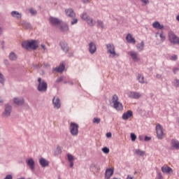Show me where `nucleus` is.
Wrapping results in <instances>:
<instances>
[{"instance_id":"nucleus-21","label":"nucleus","mask_w":179,"mask_h":179,"mask_svg":"<svg viewBox=\"0 0 179 179\" xmlns=\"http://www.w3.org/2000/svg\"><path fill=\"white\" fill-rule=\"evenodd\" d=\"M39 164H41V167H48V166L50 164V162L47 159L41 157L39 159Z\"/></svg>"},{"instance_id":"nucleus-18","label":"nucleus","mask_w":179,"mask_h":179,"mask_svg":"<svg viewBox=\"0 0 179 179\" xmlns=\"http://www.w3.org/2000/svg\"><path fill=\"white\" fill-rule=\"evenodd\" d=\"M171 148H173V149L178 150H179V141L176 138H173L171 141Z\"/></svg>"},{"instance_id":"nucleus-3","label":"nucleus","mask_w":179,"mask_h":179,"mask_svg":"<svg viewBox=\"0 0 179 179\" xmlns=\"http://www.w3.org/2000/svg\"><path fill=\"white\" fill-rule=\"evenodd\" d=\"M80 18L83 20L87 22V24L91 27H93V26L96 24V21H94L93 18L90 17V16H89V15H87V13L86 12H84L80 15Z\"/></svg>"},{"instance_id":"nucleus-62","label":"nucleus","mask_w":179,"mask_h":179,"mask_svg":"<svg viewBox=\"0 0 179 179\" xmlns=\"http://www.w3.org/2000/svg\"><path fill=\"white\" fill-rule=\"evenodd\" d=\"M36 68H37V69L41 68V66H40V65H36Z\"/></svg>"},{"instance_id":"nucleus-39","label":"nucleus","mask_w":179,"mask_h":179,"mask_svg":"<svg viewBox=\"0 0 179 179\" xmlns=\"http://www.w3.org/2000/svg\"><path fill=\"white\" fill-rule=\"evenodd\" d=\"M131 139L132 141V142H135V141H136V135L134 133L131 134Z\"/></svg>"},{"instance_id":"nucleus-11","label":"nucleus","mask_w":179,"mask_h":179,"mask_svg":"<svg viewBox=\"0 0 179 179\" xmlns=\"http://www.w3.org/2000/svg\"><path fill=\"white\" fill-rule=\"evenodd\" d=\"M52 104H53L54 108H57V110H59V108H61V99H59L57 96L53 97Z\"/></svg>"},{"instance_id":"nucleus-60","label":"nucleus","mask_w":179,"mask_h":179,"mask_svg":"<svg viewBox=\"0 0 179 179\" xmlns=\"http://www.w3.org/2000/svg\"><path fill=\"white\" fill-rule=\"evenodd\" d=\"M66 83H68V78H67L66 80H64V85H66Z\"/></svg>"},{"instance_id":"nucleus-16","label":"nucleus","mask_w":179,"mask_h":179,"mask_svg":"<svg viewBox=\"0 0 179 179\" xmlns=\"http://www.w3.org/2000/svg\"><path fill=\"white\" fill-rule=\"evenodd\" d=\"M131 117H134V113L132 110H127L126 113H123L122 118L124 121H127V120L131 118Z\"/></svg>"},{"instance_id":"nucleus-59","label":"nucleus","mask_w":179,"mask_h":179,"mask_svg":"<svg viewBox=\"0 0 179 179\" xmlns=\"http://www.w3.org/2000/svg\"><path fill=\"white\" fill-rule=\"evenodd\" d=\"M176 20H177L178 22H179V15H178L176 16Z\"/></svg>"},{"instance_id":"nucleus-45","label":"nucleus","mask_w":179,"mask_h":179,"mask_svg":"<svg viewBox=\"0 0 179 179\" xmlns=\"http://www.w3.org/2000/svg\"><path fill=\"white\" fill-rule=\"evenodd\" d=\"M152 139V137H149L148 136H145V138H144V141L145 142H149V141H150Z\"/></svg>"},{"instance_id":"nucleus-34","label":"nucleus","mask_w":179,"mask_h":179,"mask_svg":"<svg viewBox=\"0 0 179 179\" xmlns=\"http://www.w3.org/2000/svg\"><path fill=\"white\" fill-rule=\"evenodd\" d=\"M135 153L136 155H138L139 156H145V152L139 149L135 150Z\"/></svg>"},{"instance_id":"nucleus-30","label":"nucleus","mask_w":179,"mask_h":179,"mask_svg":"<svg viewBox=\"0 0 179 179\" xmlns=\"http://www.w3.org/2000/svg\"><path fill=\"white\" fill-rule=\"evenodd\" d=\"M23 27L27 30H31L33 29V27H31V24L27 22H24Z\"/></svg>"},{"instance_id":"nucleus-19","label":"nucleus","mask_w":179,"mask_h":179,"mask_svg":"<svg viewBox=\"0 0 179 179\" xmlns=\"http://www.w3.org/2000/svg\"><path fill=\"white\" fill-rule=\"evenodd\" d=\"M12 111V107L9 105H6L5 110L3 113V117H9Z\"/></svg>"},{"instance_id":"nucleus-6","label":"nucleus","mask_w":179,"mask_h":179,"mask_svg":"<svg viewBox=\"0 0 179 179\" xmlns=\"http://www.w3.org/2000/svg\"><path fill=\"white\" fill-rule=\"evenodd\" d=\"M107 52L110 54V57L114 58L115 55H117V52H115V46L113 43L106 44Z\"/></svg>"},{"instance_id":"nucleus-4","label":"nucleus","mask_w":179,"mask_h":179,"mask_svg":"<svg viewBox=\"0 0 179 179\" xmlns=\"http://www.w3.org/2000/svg\"><path fill=\"white\" fill-rule=\"evenodd\" d=\"M38 91L41 92V93L47 92V88L48 87L47 83L44 80H42L41 78H38Z\"/></svg>"},{"instance_id":"nucleus-64","label":"nucleus","mask_w":179,"mask_h":179,"mask_svg":"<svg viewBox=\"0 0 179 179\" xmlns=\"http://www.w3.org/2000/svg\"><path fill=\"white\" fill-rule=\"evenodd\" d=\"M176 121H177L178 124H179V117H177Z\"/></svg>"},{"instance_id":"nucleus-26","label":"nucleus","mask_w":179,"mask_h":179,"mask_svg":"<svg viewBox=\"0 0 179 179\" xmlns=\"http://www.w3.org/2000/svg\"><path fill=\"white\" fill-rule=\"evenodd\" d=\"M11 16H13V17H15V19H22V13L17 11L11 12Z\"/></svg>"},{"instance_id":"nucleus-27","label":"nucleus","mask_w":179,"mask_h":179,"mask_svg":"<svg viewBox=\"0 0 179 179\" xmlns=\"http://www.w3.org/2000/svg\"><path fill=\"white\" fill-rule=\"evenodd\" d=\"M64 69H65V65L62 64V65L59 66L58 67L53 69V71L55 72L61 73V72H64Z\"/></svg>"},{"instance_id":"nucleus-29","label":"nucleus","mask_w":179,"mask_h":179,"mask_svg":"<svg viewBox=\"0 0 179 179\" xmlns=\"http://www.w3.org/2000/svg\"><path fill=\"white\" fill-rule=\"evenodd\" d=\"M96 27H98V29H104V22H103V21L101 20H96Z\"/></svg>"},{"instance_id":"nucleus-15","label":"nucleus","mask_w":179,"mask_h":179,"mask_svg":"<svg viewBox=\"0 0 179 179\" xmlns=\"http://www.w3.org/2000/svg\"><path fill=\"white\" fill-rule=\"evenodd\" d=\"M49 20L50 23L53 24V26H59V24L62 23V21L61 20L54 17H50Z\"/></svg>"},{"instance_id":"nucleus-1","label":"nucleus","mask_w":179,"mask_h":179,"mask_svg":"<svg viewBox=\"0 0 179 179\" xmlns=\"http://www.w3.org/2000/svg\"><path fill=\"white\" fill-rule=\"evenodd\" d=\"M112 103L113 104V108L116 109L117 111H122L124 110L122 103L118 101V96L114 94L112 98Z\"/></svg>"},{"instance_id":"nucleus-14","label":"nucleus","mask_w":179,"mask_h":179,"mask_svg":"<svg viewBox=\"0 0 179 179\" xmlns=\"http://www.w3.org/2000/svg\"><path fill=\"white\" fill-rule=\"evenodd\" d=\"M27 164L29 167L31 171L34 173V170L36 169V163L34 162V160L32 158L29 159L27 161Z\"/></svg>"},{"instance_id":"nucleus-49","label":"nucleus","mask_w":179,"mask_h":179,"mask_svg":"<svg viewBox=\"0 0 179 179\" xmlns=\"http://www.w3.org/2000/svg\"><path fill=\"white\" fill-rule=\"evenodd\" d=\"M179 71V68H175L173 69V73L176 75V73H177V72H178Z\"/></svg>"},{"instance_id":"nucleus-38","label":"nucleus","mask_w":179,"mask_h":179,"mask_svg":"<svg viewBox=\"0 0 179 179\" xmlns=\"http://www.w3.org/2000/svg\"><path fill=\"white\" fill-rule=\"evenodd\" d=\"M92 121L94 124H100L101 120L99 117H94Z\"/></svg>"},{"instance_id":"nucleus-63","label":"nucleus","mask_w":179,"mask_h":179,"mask_svg":"<svg viewBox=\"0 0 179 179\" xmlns=\"http://www.w3.org/2000/svg\"><path fill=\"white\" fill-rule=\"evenodd\" d=\"M2 34V28L0 27V36Z\"/></svg>"},{"instance_id":"nucleus-9","label":"nucleus","mask_w":179,"mask_h":179,"mask_svg":"<svg viewBox=\"0 0 179 179\" xmlns=\"http://www.w3.org/2000/svg\"><path fill=\"white\" fill-rule=\"evenodd\" d=\"M127 94L129 99H134L136 100H138L142 96L139 92L134 91H129Z\"/></svg>"},{"instance_id":"nucleus-5","label":"nucleus","mask_w":179,"mask_h":179,"mask_svg":"<svg viewBox=\"0 0 179 179\" xmlns=\"http://www.w3.org/2000/svg\"><path fill=\"white\" fill-rule=\"evenodd\" d=\"M79 125L75 122H71L70 124V132L73 136H78L79 134Z\"/></svg>"},{"instance_id":"nucleus-53","label":"nucleus","mask_w":179,"mask_h":179,"mask_svg":"<svg viewBox=\"0 0 179 179\" xmlns=\"http://www.w3.org/2000/svg\"><path fill=\"white\" fill-rule=\"evenodd\" d=\"M83 3H89L90 2V0H82Z\"/></svg>"},{"instance_id":"nucleus-51","label":"nucleus","mask_w":179,"mask_h":179,"mask_svg":"<svg viewBox=\"0 0 179 179\" xmlns=\"http://www.w3.org/2000/svg\"><path fill=\"white\" fill-rule=\"evenodd\" d=\"M57 150L58 153H62V150H61V147L58 146L57 148Z\"/></svg>"},{"instance_id":"nucleus-33","label":"nucleus","mask_w":179,"mask_h":179,"mask_svg":"<svg viewBox=\"0 0 179 179\" xmlns=\"http://www.w3.org/2000/svg\"><path fill=\"white\" fill-rule=\"evenodd\" d=\"M29 12L31 13V16H36V15H37V10L33 8H29Z\"/></svg>"},{"instance_id":"nucleus-46","label":"nucleus","mask_w":179,"mask_h":179,"mask_svg":"<svg viewBox=\"0 0 179 179\" xmlns=\"http://www.w3.org/2000/svg\"><path fill=\"white\" fill-rule=\"evenodd\" d=\"M171 61H176L177 55H174L171 56Z\"/></svg>"},{"instance_id":"nucleus-20","label":"nucleus","mask_w":179,"mask_h":179,"mask_svg":"<svg viewBox=\"0 0 179 179\" xmlns=\"http://www.w3.org/2000/svg\"><path fill=\"white\" fill-rule=\"evenodd\" d=\"M126 40L129 44H135L136 43V40L134 37H132V34H128L126 36Z\"/></svg>"},{"instance_id":"nucleus-37","label":"nucleus","mask_w":179,"mask_h":179,"mask_svg":"<svg viewBox=\"0 0 179 179\" xmlns=\"http://www.w3.org/2000/svg\"><path fill=\"white\" fill-rule=\"evenodd\" d=\"M15 104H17V106H20L22 104V101L19 100L17 98L14 99Z\"/></svg>"},{"instance_id":"nucleus-42","label":"nucleus","mask_w":179,"mask_h":179,"mask_svg":"<svg viewBox=\"0 0 179 179\" xmlns=\"http://www.w3.org/2000/svg\"><path fill=\"white\" fill-rule=\"evenodd\" d=\"M64 80V76H60L56 80V83H61Z\"/></svg>"},{"instance_id":"nucleus-47","label":"nucleus","mask_w":179,"mask_h":179,"mask_svg":"<svg viewBox=\"0 0 179 179\" xmlns=\"http://www.w3.org/2000/svg\"><path fill=\"white\" fill-rule=\"evenodd\" d=\"M141 2H143V3H145V5H148V3H150L149 0H141Z\"/></svg>"},{"instance_id":"nucleus-52","label":"nucleus","mask_w":179,"mask_h":179,"mask_svg":"<svg viewBox=\"0 0 179 179\" xmlns=\"http://www.w3.org/2000/svg\"><path fill=\"white\" fill-rule=\"evenodd\" d=\"M156 78L157 79H162V75L161 74H157L156 75Z\"/></svg>"},{"instance_id":"nucleus-31","label":"nucleus","mask_w":179,"mask_h":179,"mask_svg":"<svg viewBox=\"0 0 179 179\" xmlns=\"http://www.w3.org/2000/svg\"><path fill=\"white\" fill-rule=\"evenodd\" d=\"M60 30H62V31H68L69 30V27H68V24H63L60 26Z\"/></svg>"},{"instance_id":"nucleus-22","label":"nucleus","mask_w":179,"mask_h":179,"mask_svg":"<svg viewBox=\"0 0 179 179\" xmlns=\"http://www.w3.org/2000/svg\"><path fill=\"white\" fill-rule=\"evenodd\" d=\"M65 13L66 16H69V17H75V16H76V14L72 8L66 9Z\"/></svg>"},{"instance_id":"nucleus-7","label":"nucleus","mask_w":179,"mask_h":179,"mask_svg":"<svg viewBox=\"0 0 179 179\" xmlns=\"http://www.w3.org/2000/svg\"><path fill=\"white\" fill-rule=\"evenodd\" d=\"M25 48L26 50H37L38 48V42L32 40L27 43Z\"/></svg>"},{"instance_id":"nucleus-8","label":"nucleus","mask_w":179,"mask_h":179,"mask_svg":"<svg viewBox=\"0 0 179 179\" xmlns=\"http://www.w3.org/2000/svg\"><path fill=\"white\" fill-rule=\"evenodd\" d=\"M157 137L159 139H163L164 138V133L163 132V127L160 124H157L156 126Z\"/></svg>"},{"instance_id":"nucleus-17","label":"nucleus","mask_w":179,"mask_h":179,"mask_svg":"<svg viewBox=\"0 0 179 179\" xmlns=\"http://www.w3.org/2000/svg\"><path fill=\"white\" fill-rule=\"evenodd\" d=\"M114 174V169L109 168L107 169L105 171V178L110 179L111 178V176Z\"/></svg>"},{"instance_id":"nucleus-10","label":"nucleus","mask_w":179,"mask_h":179,"mask_svg":"<svg viewBox=\"0 0 179 179\" xmlns=\"http://www.w3.org/2000/svg\"><path fill=\"white\" fill-rule=\"evenodd\" d=\"M127 54H128V55L131 56V58L134 61V62H138V61H139V59H141L139 58L138 52H136L134 50L128 52Z\"/></svg>"},{"instance_id":"nucleus-61","label":"nucleus","mask_w":179,"mask_h":179,"mask_svg":"<svg viewBox=\"0 0 179 179\" xmlns=\"http://www.w3.org/2000/svg\"><path fill=\"white\" fill-rule=\"evenodd\" d=\"M138 139H139L140 141H142V140L143 139V138L142 136H139Z\"/></svg>"},{"instance_id":"nucleus-36","label":"nucleus","mask_w":179,"mask_h":179,"mask_svg":"<svg viewBox=\"0 0 179 179\" xmlns=\"http://www.w3.org/2000/svg\"><path fill=\"white\" fill-rule=\"evenodd\" d=\"M173 86H175V87H179V80L178 79H175L173 81Z\"/></svg>"},{"instance_id":"nucleus-12","label":"nucleus","mask_w":179,"mask_h":179,"mask_svg":"<svg viewBox=\"0 0 179 179\" xmlns=\"http://www.w3.org/2000/svg\"><path fill=\"white\" fill-rule=\"evenodd\" d=\"M88 51L92 55L97 51V48L96 47V43H94V42H90L88 44Z\"/></svg>"},{"instance_id":"nucleus-24","label":"nucleus","mask_w":179,"mask_h":179,"mask_svg":"<svg viewBox=\"0 0 179 179\" xmlns=\"http://www.w3.org/2000/svg\"><path fill=\"white\" fill-rule=\"evenodd\" d=\"M137 80H138L139 83H141L143 85V83H145V85H148V81H145V77H143V75L142 74H138L137 75Z\"/></svg>"},{"instance_id":"nucleus-57","label":"nucleus","mask_w":179,"mask_h":179,"mask_svg":"<svg viewBox=\"0 0 179 179\" xmlns=\"http://www.w3.org/2000/svg\"><path fill=\"white\" fill-rule=\"evenodd\" d=\"M106 136L108 137V138H111V133H107L106 134Z\"/></svg>"},{"instance_id":"nucleus-28","label":"nucleus","mask_w":179,"mask_h":179,"mask_svg":"<svg viewBox=\"0 0 179 179\" xmlns=\"http://www.w3.org/2000/svg\"><path fill=\"white\" fill-rule=\"evenodd\" d=\"M136 48L139 52L143 51V48H145V43L143 41L136 45Z\"/></svg>"},{"instance_id":"nucleus-54","label":"nucleus","mask_w":179,"mask_h":179,"mask_svg":"<svg viewBox=\"0 0 179 179\" xmlns=\"http://www.w3.org/2000/svg\"><path fill=\"white\" fill-rule=\"evenodd\" d=\"M158 179H163V176L160 173H158Z\"/></svg>"},{"instance_id":"nucleus-40","label":"nucleus","mask_w":179,"mask_h":179,"mask_svg":"<svg viewBox=\"0 0 179 179\" xmlns=\"http://www.w3.org/2000/svg\"><path fill=\"white\" fill-rule=\"evenodd\" d=\"M69 162H73V155L71 154L67 155Z\"/></svg>"},{"instance_id":"nucleus-43","label":"nucleus","mask_w":179,"mask_h":179,"mask_svg":"<svg viewBox=\"0 0 179 179\" xmlns=\"http://www.w3.org/2000/svg\"><path fill=\"white\" fill-rule=\"evenodd\" d=\"M77 23H78V19L77 18H73L71 22V26H73V24H76Z\"/></svg>"},{"instance_id":"nucleus-35","label":"nucleus","mask_w":179,"mask_h":179,"mask_svg":"<svg viewBox=\"0 0 179 179\" xmlns=\"http://www.w3.org/2000/svg\"><path fill=\"white\" fill-rule=\"evenodd\" d=\"M159 37L161 38V41H166V36L164 35V34H163V31H162L160 34H159Z\"/></svg>"},{"instance_id":"nucleus-23","label":"nucleus","mask_w":179,"mask_h":179,"mask_svg":"<svg viewBox=\"0 0 179 179\" xmlns=\"http://www.w3.org/2000/svg\"><path fill=\"white\" fill-rule=\"evenodd\" d=\"M152 27L154 29H157L158 30H162V29H164V25L161 24L160 22L158 21H156L152 23Z\"/></svg>"},{"instance_id":"nucleus-13","label":"nucleus","mask_w":179,"mask_h":179,"mask_svg":"<svg viewBox=\"0 0 179 179\" xmlns=\"http://www.w3.org/2000/svg\"><path fill=\"white\" fill-rule=\"evenodd\" d=\"M59 45H60L62 51H64V52H65L66 54V52H69V46L68 45V43H66V41H60Z\"/></svg>"},{"instance_id":"nucleus-41","label":"nucleus","mask_w":179,"mask_h":179,"mask_svg":"<svg viewBox=\"0 0 179 179\" xmlns=\"http://www.w3.org/2000/svg\"><path fill=\"white\" fill-rule=\"evenodd\" d=\"M102 152H103V153H110V149H108V148L107 147H104L103 148H102Z\"/></svg>"},{"instance_id":"nucleus-48","label":"nucleus","mask_w":179,"mask_h":179,"mask_svg":"<svg viewBox=\"0 0 179 179\" xmlns=\"http://www.w3.org/2000/svg\"><path fill=\"white\" fill-rule=\"evenodd\" d=\"M68 83L69 85L73 86V81H72V80H70L69 78H68Z\"/></svg>"},{"instance_id":"nucleus-32","label":"nucleus","mask_w":179,"mask_h":179,"mask_svg":"<svg viewBox=\"0 0 179 179\" xmlns=\"http://www.w3.org/2000/svg\"><path fill=\"white\" fill-rule=\"evenodd\" d=\"M9 59H10V61H16V59H17V56L15 52H11L9 55Z\"/></svg>"},{"instance_id":"nucleus-25","label":"nucleus","mask_w":179,"mask_h":179,"mask_svg":"<svg viewBox=\"0 0 179 179\" xmlns=\"http://www.w3.org/2000/svg\"><path fill=\"white\" fill-rule=\"evenodd\" d=\"M162 173L169 174V173H171V171H173V169L168 166H164L162 167Z\"/></svg>"},{"instance_id":"nucleus-44","label":"nucleus","mask_w":179,"mask_h":179,"mask_svg":"<svg viewBox=\"0 0 179 179\" xmlns=\"http://www.w3.org/2000/svg\"><path fill=\"white\" fill-rule=\"evenodd\" d=\"M5 82V78H3V75L0 73V83H3Z\"/></svg>"},{"instance_id":"nucleus-2","label":"nucleus","mask_w":179,"mask_h":179,"mask_svg":"<svg viewBox=\"0 0 179 179\" xmlns=\"http://www.w3.org/2000/svg\"><path fill=\"white\" fill-rule=\"evenodd\" d=\"M169 41L173 45H179V37L174 34V31H170L168 33Z\"/></svg>"},{"instance_id":"nucleus-56","label":"nucleus","mask_w":179,"mask_h":179,"mask_svg":"<svg viewBox=\"0 0 179 179\" xmlns=\"http://www.w3.org/2000/svg\"><path fill=\"white\" fill-rule=\"evenodd\" d=\"M127 179H135L134 177L131 176V175H128Z\"/></svg>"},{"instance_id":"nucleus-55","label":"nucleus","mask_w":179,"mask_h":179,"mask_svg":"<svg viewBox=\"0 0 179 179\" xmlns=\"http://www.w3.org/2000/svg\"><path fill=\"white\" fill-rule=\"evenodd\" d=\"M70 167H73V161L69 162Z\"/></svg>"},{"instance_id":"nucleus-50","label":"nucleus","mask_w":179,"mask_h":179,"mask_svg":"<svg viewBox=\"0 0 179 179\" xmlns=\"http://www.w3.org/2000/svg\"><path fill=\"white\" fill-rule=\"evenodd\" d=\"M13 177L12 175H7L4 179H12Z\"/></svg>"},{"instance_id":"nucleus-58","label":"nucleus","mask_w":179,"mask_h":179,"mask_svg":"<svg viewBox=\"0 0 179 179\" xmlns=\"http://www.w3.org/2000/svg\"><path fill=\"white\" fill-rule=\"evenodd\" d=\"M41 48H43V50H45V45H41Z\"/></svg>"}]
</instances>
